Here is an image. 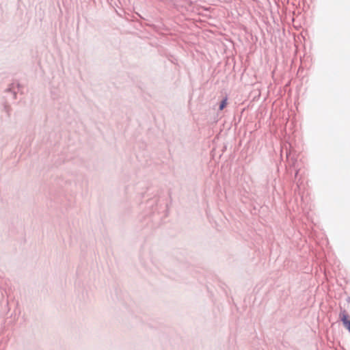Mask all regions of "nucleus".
Segmentation results:
<instances>
[{"label": "nucleus", "mask_w": 350, "mask_h": 350, "mask_svg": "<svg viewBox=\"0 0 350 350\" xmlns=\"http://www.w3.org/2000/svg\"><path fill=\"white\" fill-rule=\"evenodd\" d=\"M340 320L344 327L350 332V320L349 316L346 313L340 314Z\"/></svg>", "instance_id": "f257e3e1"}, {"label": "nucleus", "mask_w": 350, "mask_h": 350, "mask_svg": "<svg viewBox=\"0 0 350 350\" xmlns=\"http://www.w3.org/2000/svg\"><path fill=\"white\" fill-rule=\"evenodd\" d=\"M227 105V98L224 99L219 106V109L222 110Z\"/></svg>", "instance_id": "f03ea898"}, {"label": "nucleus", "mask_w": 350, "mask_h": 350, "mask_svg": "<svg viewBox=\"0 0 350 350\" xmlns=\"http://www.w3.org/2000/svg\"><path fill=\"white\" fill-rule=\"evenodd\" d=\"M349 302H350V297H349Z\"/></svg>", "instance_id": "7ed1b4c3"}]
</instances>
